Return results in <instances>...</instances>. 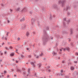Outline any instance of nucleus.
<instances>
[{
  "label": "nucleus",
  "mask_w": 78,
  "mask_h": 78,
  "mask_svg": "<svg viewBox=\"0 0 78 78\" xmlns=\"http://www.w3.org/2000/svg\"><path fill=\"white\" fill-rule=\"evenodd\" d=\"M28 73H30V69H29V70L28 71Z\"/></svg>",
  "instance_id": "41"
},
{
  "label": "nucleus",
  "mask_w": 78,
  "mask_h": 78,
  "mask_svg": "<svg viewBox=\"0 0 78 78\" xmlns=\"http://www.w3.org/2000/svg\"><path fill=\"white\" fill-rule=\"evenodd\" d=\"M61 72L62 73V72H63V70H61Z\"/></svg>",
  "instance_id": "29"
},
{
  "label": "nucleus",
  "mask_w": 78,
  "mask_h": 78,
  "mask_svg": "<svg viewBox=\"0 0 78 78\" xmlns=\"http://www.w3.org/2000/svg\"><path fill=\"white\" fill-rule=\"evenodd\" d=\"M8 32L7 33L6 35H8Z\"/></svg>",
  "instance_id": "43"
},
{
  "label": "nucleus",
  "mask_w": 78,
  "mask_h": 78,
  "mask_svg": "<svg viewBox=\"0 0 78 78\" xmlns=\"http://www.w3.org/2000/svg\"><path fill=\"white\" fill-rule=\"evenodd\" d=\"M68 15H70V13H68Z\"/></svg>",
  "instance_id": "44"
},
{
  "label": "nucleus",
  "mask_w": 78,
  "mask_h": 78,
  "mask_svg": "<svg viewBox=\"0 0 78 78\" xmlns=\"http://www.w3.org/2000/svg\"><path fill=\"white\" fill-rule=\"evenodd\" d=\"M16 71L17 72H21L22 71L19 69H17Z\"/></svg>",
  "instance_id": "9"
},
{
  "label": "nucleus",
  "mask_w": 78,
  "mask_h": 78,
  "mask_svg": "<svg viewBox=\"0 0 78 78\" xmlns=\"http://www.w3.org/2000/svg\"><path fill=\"white\" fill-rule=\"evenodd\" d=\"M77 56H78V52H76L75 54Z\"/></svg>",
  "instance_id": "22"
},
{
  "label": "nucleus",
  "mask_w": 78,
  "mask_h": 78,
  "mask_svg": "<svg viewBox=\"0 0 78 78\" xmlns=\"http://www.w3.org/2000/svg\"><path fill=\"white\" fill-rule=\"evenodd\" d=\"M63 50L64 51H65V50H66V48H64L63 49Z\"/></svg>",
  "instance_id": "31"
},
{
  "label": "nucleus",
  "mask_w": 78,
  "mask_h": 78,
  "mask_svg": "<svg viewBox=\"0 0 78 78\" xmlns=\"http://www.w3.org/2000/svg\"><path fill=\"white\" fill-rule=\"evenodd\" d=\"M38 66L39 67H41V64H38Z\"/></svg>",
  "instance_id": "17"
},
{
  "label": "nucleus",
  "mask_w": 78,
  "mask_h": 78,
  "mask_svg": "<svg viewBox=\"0 0 78 78\" xmlns=\"http://www.w3.org/2000/svg\"><path fill=\"white\" fill-rule=\"evenodd\" d=\"M7 53V52L6 51H4V54H6Z\"/></svg>",
  "instance_id": "28"
},
{
  "label": "nucleus",
  "mask_w": 78,
  "mask_h": 78,
  "mask_svg": "<svg viewBox=\"0 0 78 78\" xmlns=\"http://www.w3.org/2000/svg\"><path fill=\"white\" fill-rule=\"evenodd\" d=\"M21 56L22 58H25V56L23 55H21Z\"/></svg>",
  "instance_id": "18"
},
{
  "label": "nucleus",
  "mask_w": 78,
  "mask_h": 78,
  "mask_svg": "<svg viewBox=\"0 0 78 78\" xmlns=\"http://www.w3.org/2000/svg\"><path fill=\"white\" fill-rule=\"evenodd\" d=\"M2 76H3V73H2V74L0 75V78H2Z\"/></svg>",
  "instance_id": "16"
},
{
  "label": "nucleus",
  "mask_w": 78,
  "mask_h": 78,
  "mask_svg": "<svg viewBox=\"0 0 78 78\" xmlns=\"http://www.w3.org/2000/svg\"><path fill=\"white\" fill-rule=\"evenodd\" d=\"M1 5L2 6H5V5H4V4H1Z\"/></svg>",
  "instance_id": "21"
},
{
  "label": "nucleus",
  "mask_w": 78,
  "mask_h": 78,
  "mask_svg": "<svg viewBox=\"0 0 78 78\" xmlns=\"http://www.w3.org/2000/svg\"><path fill=\"white\" fill-rule=\"evenodd\" d=\"M30 64L31 65H32V66H35L34 65V62H31Z\"/></svg>",
  "instance_id": "7"
},
{
  "label": "nucleus",
  "mask_w": 78,
  "mask_h": 78,
  "mask_svg": "<svg viewBox=\"0 0 78 78\" xmlns=\"http://www.w3.org/2000/svg\"><path fill=\"white\" fill-rule=\"evenodd\" d=\"M4 45H5V43H3L2 44H1V45H2V46H3Z\"/></svg>",
  "instance_id": "24"
},
{
  "label": "nucleus",
  "mask_w": 78,
  "mask_h": 78,
  "mask_svg": "<svg viewBox=\"0 0 78 78\" xmlns=\"http://www.w3.org/2000/svg\"><path fill=\"white\" fill-rule=\"evenodd\" d=\"M12 71H14V70H13V69H12Z\"/></svg>",
  "instance_id": "51"
},
{
  "label": "nucleus",
  "mask_w": 78,
  "mask_h": 78,
  "mask_svg": "<svg viewBox=\"0 0 78 78\" xmlns=\"http://www.w3.org/2000/svg\"><path fill=\"white\" fill-rule=\"evenodd\" d=\"M34 56H35V58H39V56L37 55H35Z\"/></svg>",
  "instance_id": "8"
},
{
  "label": "nucleus",
  "mask_w": 78,
  "mask_h": 78,
  "mask_svg": "<svg viewBox=\"0 0 78 78\" xmlns=\"http://www.w3.org/2000/svg\"><path fill=\"white\" fill-rule=\"evenodd\" d=\"M5 40H7V39L6 38H5Z\"/></svg>",
  "instance_id": "50"
},
{
  "label": "nucleus",
  "mask_w": 78,
  "mask_h": 78,
  "mask_svg": "<svg viewBox=\"0 0 78 78\" xmlns=\"http://www.w3.org/2000/svg\"><path fill=\"white\" fill-rule=\"evenodd\" d=\"M22 30H25V28H26V25H23L22 27Z\"/></svg>",
  "instance_id": "3"
},
{
  "label": "nucleus",
  "mask_w": 78,
  "mask_h": 78,
  "mask_svg": "<svg viewBox=\"0 0 78 78\" xmlns=\"http://www.w3.org/2000/svg\"><path fill=\"white\" fill-rule=\"evenodd\" d=\"M52 54L53 55H56V52H55L54 51H53L52 52Z\"/></svg>",
  "instance_id": "14"
},
{
  "label": "nucleus",
  "mask_w": 78,
  "mask_h": 78,
  "mask_svg": "<svg viewBox=\"0 0 78 78\" xmlns=\"http://www.w3.org/2000/svg\"><path fill=\"white\" fill-rule=\"evenodd\" d=\"M59 3L60 4L61 3L62 4V6H63L64 5H65V3H66V1L63 0L62 1H58Z\"/></svg>",
  "instance_id": "1"
},
{
  "label": "nucleus",
  "mask_w": 78,
  "mask_h": 78,
  "mask_svg": "<svg viewBox=\"0 0 78 78\" xmlns=\"http://www.w3.org/2000/svg\"><path fill=\"white\" fill-rule=\"evenodd\" d=\"M68 9H69V5H67L66 6V8H65L64 9V10H66V11H67V10H68Z\"/></svg>",
  "instance_id": "2"
},
{
  "label": "nucleus",
  "mask_w": 78,
  "mask_h": 78,
  "mask_svg": "<svg viewBox=\"0 0 78 78\" xmlns=\"http://www.w3.org/2000/svg\"><path fill=\"white\" fill-rule=\"evenodd\" d=\"M28 75H27V76H28Z\"/></svg>",
  "instance_id": "56"
},
{
  "label": "nucleus",
  "mask_w": 78,
  "mask_h": 78,
  "mask_svg": "<svg viewBox=\"0 0 78 78\" xmlns=\"http://www.w3.org/2000/svg\"><path fill=\"white\" fill-rule=\"evenodd\" d=\"M20 38H19H19H18V41L19 40H20Z\"/></svg>",
  "instance_id": "35"
},
{
  "label": "nucleus",
  "mask_w": 78,
  "mask_h": 78,
  "mask_svg": "<svg viewBox=\"0 0 78 78\" xmlns=\"http://www.w3.org/2000/svg\"><path fill=\"white\" fill-rule=\"evenodd\" d=\"M14 76L15 77H16V75H14Z\"/></svg>",
  "instance_id": "53"
},
{
  "label": "nucleus",
  "mask_w": 78,
  "mask_h": 78,
  "mask_svg": "<svg viewBox=\"0 0 78 78\" xmlns=\"http://www.w3.org/2000/svg\"><path fill=\"white\" fill-rule=\"evenodd\" d=\"M62 63H64V61H62Z\"/></svg>",
  "instance_id": "38"
},
{
  "label": "nucleus",
  "mask_w": 78,
  "mask_h": 78,
  "mask_svg": "<svg viewBox=\"0 0 78 78\" xmlns=\"http://www.w3.org/2000/svg\"><path fill=\"white\" fill-rule=\"evenodd\" d=\"M26 36H29V33L27 32L26 34Z\"/></svg>",
  "instance_id": "15"
},
{
  "label": "nucleus",
  "mask_w": 78,
  "mask_h": 78,
  "mask_svg": "<svg viewBox=\"0 0 78 78\" xmlns=\"http://www.w3.org/2000/svg\"><path fill=\"white\" fill-rule=\"evenodd\" d=\"M42 55H43V53H42L41 52V54L40 55V56H42Z\"/></svg>",
  "instance_id": "19"
},
{
  "label": "nucleus",
  "mask_w": 78,
  "mask_h": 78,
  "mask_svg": "<svg viewBox=\"0 0 78 78\" xmlns=\"http://www.w3.org/2000/svg\"><path fill=\"white\" fill-rule=\"evenodd\" d=\"M61 75L62 76V74H61Z\"/></svg>",
  "instance_id": "55"
},
{
  "label": "nucleus",
  "mask_w": 78,
  "mask_h": 78,
  "mask_svg": "<svg viewBox=\"0 0 78 78\" xmlns=\"http://www.w3.org/2000/svg\"><path fill=\"white\" fill-rule=\"evenodd\" d=\"M49 29L48 27H47L46 28V29L47 30Z\"/></svg>",
  "instance_id": "23"
},
{
  "label": "nucleus",
  "mask_w": 78,
  "mask_h": 78,
  "mask_svg": "<svg viewBox=\"0 0 78 78\" xmlns=\"http://www.w3.org/2000/svg\"><path fill=\"white\" fill-rule=\"evenodd\" d=\"M8 23H9V20H7Z\"/></svg>",
  "instance_id": "30"
},
{
  "label": "nucleus",
  "mask_w": 78,
  "mask_h": 78,
  "mask_svg": "<svg viewBox=\"0 0 78 78\" xmlns=\"http://www.w3.org/2000/svg\"><path fill=\"white\" fill-rule=\"evenodd\" d=\"M73 33V32L72 30H71L70 31V34H72Z\"/></svg>",
  "instance_id": "26"
},
{
  "label": "nucleus",
  "mask_w": 78,
  "mask_h": 78,
  "mask_svg": "<svg viewBox=\"0 0 78 78\" xmlns=\"http://www.w3.org/2000/svg\"><path fill=\"white\" fill-rule=\"evenodd\" d=\"M70 41H71V40H70V39H69V40H68V41L69 42H70Z\"/></svg>",
  "instance_id": "36"
},
{
  "label": "nucleus",
  "mask_w": 78,
  "mask_h": 78,
  "mask_svg": "<svg viewBox=\"0 0 78 78\" xmlns=\"http://www.w3.org/2000/svg\"><path fill=\"white\" fill-rule=\"evenodd\" d=\"M36 75V73H35V75Z\"/></svg>",
  "instance_id": "52"
},
{
  "label": "nucleus",
  "mask_w": 78,
  "mask_h": 78,
  "mask_svg": "<svg viewBox=\"0 0 78 78\" xmlns=\"http://www.w3.org/2000/svg\"><path fill=\"white\" fill-rule=\"evenodd\" d=\"M29 58H30V57H31V55H29Z\"/></svg>",
  "instance_id": "48"
},
{
  "label": "nucleus",
  "mask_w": 78,
  "mask_h": 78,
  "mask_svg": "<svg viewBox=\"0 0 78 78\" xmlns=\"http://www.w3.org/2000/svg\"><path fill=\"white\" fill-rule=\"evenodd\" d=\"M26 11L27 9L25 8H24V9H23L21 10V11H22L23 12H26Z\"/></svg>",
  "instance_id": "4"
},
{
  "label": "nucleus",
  "mask_w": 78,
  "mask_h": 78,
  "mask_svg": "<svg viewBox=\"0 0 78 78\" xmlns=\"http://www.w3.org/2000/svg\"><path fill=\"white\" fill-rule=\"evenodd\" d=\"M5 49H6V50H9V48H8L7 47H5Z\"/></svg>",
  "instance_id": "13"
},
{
  "label": "nucleus",
  "mask_w": 78,
  "mask_h": 78,
  "mask_svg": "<svg viewBox=\"0 0 78 78\" xmlns=\"http://www.w3.org/2000/svg\"><path fill=\"white\" fill-rule=\"evenodd\" d=\"M75 69V67L73 66H71L70 68V69L71 70H74V69Z\"/></svg>",
  "instance_id": "5"
},
{
  "label": "nucleus",
  "mask_w": 78,
  "mask_h": 78,
  "mask_svg": "<svg viewBox=\"0 0 78 78\" xmlns=\"http://www.w3.org/2000/svg\"><path fill=\"white\" fill-rule=\"evenodd\" d=\"M9 48H10V49H12V46H10Z\"/></svg>",
  "instance_id": "25"
},
{
  "label": "nucleus",
  "mask_w": 78,
  "mask_h": 78,
  "mask_svg": "<svg viewBox=\"0 0 78 78\" xmlns=\"http://www.w3.org/2000/svg\"><path fill=\"white\" fill-rule=\"evenodd\" d=\"M9 77V75H8L7 76V78H8Z\"/></svg>",
  "instance_id": "33"
},
{
  "label": "nucleus",
  "mask_w": 78,
  "mask_h": 78,
  "mask_svg": "<svg viewBox=\"0 0 78 78\" xmlns=\"http://www.w3.org/2000/svg\"><path fill=\"white\" fill-rule=\"evenodd\" d=\"M16 10L17 11H20V8H18L16 9Z\"/></svg>",
  "instance_id": "10"
},
{
  "label": "nucleus",
  "mask_w": 78,
  "mask_h": 78,
  "mask_svg": "<svg viewBox=\"0 0 78 78\" xmlns=\"http://www.w3.org/2000/svg\"><path fill=\"white\" fill-rule=\"evenodd\" d=\"M66 50H68V51H69L70 50V48H69V47H67L66 48Z\"/></svg>",
  "instance_id": "11"
},
{
  "label": "nucleus",
  "mask_w": 78,
  "mask_h": 78,
  "mask_svg": "<svg viewBox=\"0 0 78 78\" xmlns=\"http://www.w3.org/2000/svg\"><path fill=\"white\" fill-rule=\"evenodd\" d=\"M66 18H64V21H66Z\"/></svg>",
  "instance_id": "37"
},
{
  "label": "nucleus",
  "mask_w": 78,
  "mask_h": 78,
  "mask_svg": "<svg viewBox=\"0 0 78 78\" xmlns=\"http://www.w3.org/2000/svg\"><path fill=\"white\" fill-rule=\"evenodd\" d=\"M16 63H18V61H16Z\"/></svg>",
  "instance_id": "49"
},
{
  "label": "nucleus",
  "mask_w": 78,
  "mask_h": 78,
  "mask_svg": "<svg viewBox=\"0 0 78 78\" xmlns=\"http://www.w3.org/2000/svg\"><path fill=\"white\" fill-rule=\"evenodd\" d=\"M51 39H53V37H52V38H51Z\"/></svg>",
  "instance_id": "54"
},
{
  "label": "nucleus",
  "mask_w": 78,
  "mask_h": 78,
  "mask_svg": "<svg viewBox=\"0 0 78 78\" xmlns=\"http://www.w3.org/2000/svg\"><path fill=\"white\" fill-rule=\"evenodd\" d=\"M25 20V18H23L21 19L20 20V21L21 22H23Z\"/></svg>",
  "instance_id": "6"
},
{
  "label": "nucleus",
  "mask_w": 78,
  "mask_h": 78,
  "mask_svg": "<svg viewBox=\"0 0 78 78\" xmlns=\"http://www.w3.org/2000/svg\"><path fill=\"white\" fill-rule=\"evenodd\" d=\"M2 60H0V64L1 63V62H2Z\"/></svg>",
  "instance_id": "39"
},
{
  "label": "nucleus",
  "mask_w": 78,
  "mask_h": 78,
  "mask_svg": "<svg viewBox=\"0 0 78 78\" xmlns=\"http://www.w3.org/2000/svg\"><path fill=\"white\" fill-rule=\"evenodd\" d=\"M22 69H23V70H25V68H22Z\"/></svg>",
  "instance_id": "34"
},
{
  "label": "nucleus",
  "mask_w": 78,
  "mask_h": 78,
  "mask_svg": "<svg viewBox=\"0 0 78 78\" xmlns=\"http://www.w3.org/2000/svg\"><path fill=\"white\" fill-rule=\"evenodd\" d=\"M1 55H3V53H1Z\"/></svg>",
  "instance_id": "47"
},
{
  "label": "nucleus",
  "mask_w": 78,
  "mask_h": 78,
  "mask_svg": "<svg viewBox=\"0 0 78 78\" xmlns=\"http://www.w3.org/2000/svg\"><path fill=\"white\" fill-rule=\"evenodd\" d=\"M14 53H12L10 54V55L11 56H14Z\"/></svg>",
  "instance_id": "12"
},
{
  "label": "nucleus",
  "mask_w": 78,
  "mask_h": 78,
  "mask_svg": "<svg viewBox=\"0 0 78 78\" xmlns=\"http://www.w3.org/2000/svg\"><path fill=\"white\" fill-rule=\"evenodd\" d=\"M74 63H77V61H74Z\"/></svg>",
  "instance_id": "32"
},
{
  "label": "nucleus",
  "mask_w": 78,
  "mask_h": 78,
  "mask_svg": "<svg viewBox=\"0 0 78 78\" xmlns=\"http://www.w3.org/2000/svg\"><path fill=\"white\" fill-rule=\"evenodd\" d=\"M27 50H29V49H28V48H27Z\"/></svg>",
  "instance_id": "46"
},
{
  "label": "nucleus",
  "mask_w": 78,
  "mask_h": 78,
  "mask_svg": "<svg viewBox=\"0 0 78 78\" xmlns=\"http://www.w3.org/2000/svg\"><path fill=\"white\" fill-rule=\"evenodd\" d=\"M60 51H62V49H60Z\"/></svg>",
  "instance_id": "45"
},
{
  "label": "nucleus",
  "mask_w": 78,
  "mask_h": 78,
  "mask_svg": "<svg viewBox=\"0 0 78 78\" xmlns=\"http://www.w3.org/2000/svg\"><path fill=\"white\" fill-rule=\"evenodd\" d=\"M4 73H7V72L5 70V71H4Z\"/></svg>",
  "instance_id": "20"
},
{
  "label": "nucleus",
  "mask_w": 78,
  "mask_h": 78,
  "mask_svg": "<svg viewBox=\"0 0 78 78\" xmlns=\"http://www.w3.org/2000/svg\"><path fill=\"white\" fill-rule=\"evenodd\" d=\"M2 47V44L0 43V47Z\"/></svg>",
  "instance_id": "27"
},
{
  "label": "nucleus",
  "mask_w": 78,
  "mask_h": 78,
  "mask_svg": "<svg viewBox=\"0 0 78 78\" xmlns=\"http://www.w3.org/2000/svg\"><path fill=\"white\" fill-rule=\"evenodd\" d=\"M12 9H10L11 12H12Z\"/></svg>",
  "instance_id": "42"
},
{
  "label": "nucleus",
  "mask_w": 78,
  "mask_h": 78,
  "mask_svg": "<svg viewBox=\"0 0 78 78\" xmlns=\"http://www.w3.org/2000/svg\"><path fill=\"white\" fill-rule=\"evenodd\" d=\"M51 71V70L50 69L48 70V72H50Z\"/></svg>",
  "instance_id": "40"
}]
</instances>
